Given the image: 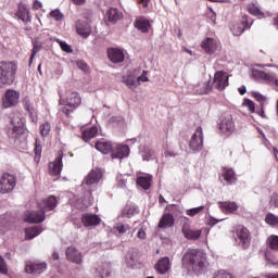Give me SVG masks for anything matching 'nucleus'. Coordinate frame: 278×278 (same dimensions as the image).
Listing matches in <instances>:
<instances>
[{"mask_svg": "<svg viewBox=\"0 0 278 278\" xmlns=\"http://www.w3.org/2000/svg\"><path fill=\"white\" fill-rule=\"evenodd\" d=\"M182 268L188 273H203L207 266V255L199 249H189L182 256Z\"/></svg>", "mask_w": 278, "mask_h": 278, "instance_id": "nucleus-1", "label": "nucleus"}, {"mask_svg": "<svg viewBox=\"0 0 278 278\" xmlns=\"http://www.w3.org/2000/svg\"><path fill=\"white\" fill-rule=\"evenodd\" d=\"M56 205L58 199L50 195L40 203V211L26 212L24 215V220L26 223H43V220L47 218L45 216V212H47V210L50 212L51 210H55Z\"/></svg>", "mask_w": 278, "mask_h": 278, "instance_id": "nucleus-2", "label": "nucleus"}, {"mask_svg": "<svg viewBox=\"0 0 278 278\" xmlns=\"http://www.w3.org/2000/svg\"><path fill=\"white\" fill-rule=\"evenodd\" d=\"M18 65L15 62L2 61L0 62V88L10 86L14 81Z\"/></svg>", "mask_w": 278, "mask_h": 278, "instance_id": "nucleus-3", "label": "nucleus"}, {"mask_svg": "<svg viewBox=\"0 0 278 278\" xmlns=\"http://www.w3.org/2000/svg\"><path fill=\"white\" fill-rule=\"evenodd\" d=\"M81 104V97L79 93L73 91L67 94L66 100L62 99V94H60L59 105H63L62 112L68 116L73 110H77Z\"/></svg>", "mask_w": 278, "mask_h": 278, "instance_id": "nucleus-4", "label": "nucleus"}, {"mask_svg": "<svg viewBox=\"0 0 278 278\" xmlns=\"http://www.w3.org/2000/svg\"><path fill=\"white\" fill-rule=\"evenodd\" d=\"M16 188V177L11 174H3L0 178V192L1 194H8V192H12Z\"/></svg>", "mask_w": 278, "mask_h": 278, "instance_id": "nucleus-5", "label": "nucleus"}, {"mask_svg": "<svg viewBox=\"0 0 278 278\" xmlns=\"http://www.w3.org/2000/svg\"><path fill=\"white\" fill-rule=\"evenodd\" d=\"M242 249H248L251 244V232L244 226H238L236 229V238Z\"/></svg>", "mask_w": 278, "mask_h": 278, "instance_id": "nucleus-6", "label": "nucleus"}, {"mask_svg": "<svg viewBox=\"0 0 278 278\" xmlns=\"http://www.w3.org/2000/svg\"><path fill=\"white\" fill-rule=\"evenodd\" d=\"M227 86H229V74L223 71L216 72L214 75L212 87L216 90H219V92H223V90H225Z\"/></svg>", "mask_w": 278, "mask_h": 278, "instance_id": "nucleus-7", "label": "nucleus"}, {"mask_svg": "<svg viewBox=\"0 0 278 278\" xmlns=\"http://www.w3.org/2000/svg\"><path fill=\"white\" fill-rule=\"evenodd\" d=\"M189 147L191 151H201L203 149V128L198 127L192 135L190 141H189Z\"/></svg>", "mask_w": 278, "mask_h": 278, "instance_id": "nucleus-8", "label": "nucleus"}, {"mask_svg": "<svg viewBox=\"0 0 278 278\" xmlns=\"http://www.w3.org/2000/svg\"><path fill=\"white\" fill-rule=\"evenodd\" d=\"M12 127L8 130V136L11 140H18V131H21V125H23V119L18 114L11 117Z\"/></svg>", "mask_w": 278, "mask_h": 278, "instance_id": "nucleus-9", "label": "nucleus"}, {"mask_svg": "<svg viewBox=\"0 0 278 278\" xmlns=\"http://www.w3.org/2000/svg\"><path fill=\"white\" fill-rule=\"evenodd\" d=\"M18 99H21V93H18V91L9 89L4 94L2 105L3 108H12L18 103Z\"/></svg>", "mask_w": 278, "mask_h": 278, "instance_id": "nucleus-10", "label": "nucleus"}, {"mask_svg": "<svg viewBox=\"0 0 278 278\" xmlns=\"http://www.w3.org/2000/svg\"><path fill=\"white\" fill-rule=\"evenodd\" d=\"M202 49L207 53V55H215V53L218 51V41L214 38L206 37L201 42Z\"/></svg>", "mask_w": 278, "mask_h": 278, "instance_id": "nucleus-11", "label": "nucleus"}, {"mask_svg": "<svg viewBox=\"0 0 278 278\" xmlns=\"http://www.w3.org/2000/svg\"><path fill=\"white\" fill-rule=\"evenodd\" d=\"M102 177H103V170H101L99 168H94V169H91V173H89L85 177L83 184H85V186H94L99 181H101Z\"/></svg>", "mask_w": 278, "mask_h": 278, "instance_id": "nucleus-12", "label": "nucleus"}, {"mask_svg": "<svg viewBox=\"0 0 278 278\" xmlns=\"http://www.w3.org/2000/svg\"><path fill=\"white\" fill-rule=\"evenodd\" d=\"M66 258L73 264H84V254L77 250L75 247H70L66 249Z\"/></svg>", "mask_w": 278, "mask_h": 278, "instance_id": "nucleus-13", "label": "nucleus"}, {"mask_svg": "<svg viewBox=\"0 0 278 278\" xmlns=\"http://www.w3.org/2000/svg\"><path fill=\"white\" fill-rule=\"evenodd\" d=\"M235 129L236 124H233V117H231L230 115L225 117L219 124V131H222L224 136H229L233 134Z\"/></svg>", "mask_w": 278, "mask_h": 278, "instance_id": "nucleus-14", "label": "nucleus"}, {"mask_svg": "<svg viewBox=\"0 0 278 278\" xmlns=\"http://www.w3.org/2000/svg\"><path fill=\"white\" fill-rule=\"evenodd\" d=\"M76 31L78 36H81V38H88L90 34H92V27L90 26V23L86 20H78L76 22Z\"/></svg>", "mask_w": 278, "mask_h": 278, "instance_id": "nucleus-15", "label": "nucleus"}, {"mask_svg": "<svg viewBox=\"0 0 278 278\" xmlns=\"http://www.w3.org/2000/svg\"><path fill=\"white\" fill-rule=\"evenodd\" d=\"M129 146L127 144H117L112 153H111V157L112 160H123L125 157H129Z\"/></svg>", "mask_w": 278, "mask_h": 278, "instance_id": "nucleus-16", "label": "nucleus"}, {"mask_svg": "<svg viewBox=\"0 0 278 278\" xmlns=\"http://www.w3.org/2000/svg\"><path fill=\"white\" fill-rule=\"evenodd\" d=\"M253 22L249 18V16H243L241 24H236L231 27V31L233 36H240L244 33V29H251Z\"/></svg>", "mask_w": 278, "mask_h": 278, "instance_id": "nucleus-17", "label": "nucleus"}, {"mask_svg": "<svg viewBox=\"0 0 278 278\" xmlns=\"http://www.w3.org/2000/svg\"><path fill=\"white\" fill-rule=\"evenodd\" d=\"M63 167L64 164L62 163V152H59V156L53 162L49 163V173L50 175L58 177L61 175Z\"/></svg>", "mask_w": 278, "mask_h": 278, "instance_id": "nucleus-18", "label": "nucleus"}, {"mask_svg": "<svg viewBox=\"0 0 278 278\" xmlns=\"http://www.w3.org/2000/svg\"><path fill=\"white\" fill-rule=\"evenodd\" d=\"M25 270L28 275H40L47 270V263H27Z\"/></svg>", "mask_w": 278, "mask_h": 278, "instance_id": "nucleus-19", "label": "nucleus"}, {"mask_svg": "<svg viewBox=\"0 0 278 278\" xmlns=\"http://www.w3.org/2000/svg\"><path fill=\"white\" fill-rule=\"evenodd\" d=\"M109 59L113 64H121L125 62V52L118 48H111L108 50Z\"/></svg>", "mask_w": 278, "mask_h": 278, "instance_id": "nucleus-20", "label": "nucleus"}, {"mask_svg": "<svg viewBox=\"0 0 278 278\" xmlns=\"http://www.w3.org/2000/svg\"><path fill=\"white\" fill-rule=\"evenodd\" d=\"M81 223L85 227H97V225H101V217L97 214L86 213L81 217Z\"/></svg>", "mask_w": 278, "mask_h": 278, "instance_id": "nucleus-21", "label": "nucleus"}, {"mask_svg": "<svg viewBox=\"0 0 278 278\" xmlns=\"http://www.w3.org/2000/svg\"><path fill=\"white\" fill-rule=\"evenodd\" d=\"M157 227L159 229H170V227H175V216H173L170 213L163 214Z\"/></svg>", "mask_w": 278, "mask_h": 278, "instance_id": "nucleus-22", "label": "nucleus"}, {"mask_svg": "<svg viewBox=\"0 0 278 278\" xmlns=\"http://www.w3.org/2000/svg\"><path fill=\"white\" fill-rule=\"evenodd\" d=\"M16 16L23 23H31V15L29 14V9L27 8V4H25L23 2H21L18 4V10L16 12Z\"/></svg>", "mask_w": 278, "mask_h": 278, "instance_id": "nucleus-23", "label": "nucleus"}, {"mask_svg": "<svg viewBox=\"0 0 278 278\" xmlns=\"http://www.w3.org/2000/svg\"><path fill=\"white\" fill-rule=\"evenodd\" d=\"M182 235L187 240H199L201 238V230H193L189 224H185L181 228Z\"/></svg>", "mask_w": 278, "mask_h": 278, "instance_id": "nucleus-24", "label": "nucleus"}, {"mask_svg": "<svg viewBox=\"0 0 278 278\" xmlns=\"http://www.w3.org/2000/svg\"><path fill=\"white\" fill-rule=\"evenodd\" d=\"M156 270L160 275H166L170 270V258L168 256L161 258L156 264Z\"/></svg>", "mask_w": 278, "mask_h": 278, "instance_id": "nucleus-25", "label": "nucleus"}, {"mask_svg": "<svg viewBox=\"0 0 278 278\" xmlns=\"http://www.w3.org/2000/svg\"><path fill=\"white\" fill-rule=\"evenodd\" d=\"M96 275L100 278L110 277V264L108 263H99L93 268Z\"/></svg>", "mask_w": 278, "mask_h": 278, "instance_id": "nucleus-26", "label": "nucleus"}, {"mask_svg": "<svg viewBox=\"0 0 278 278\" xmlns=\"http://www.w3.org/2000/svg\"><path fill=\"white\" fill-rule=\"evenodd\" d=\"M125 263L129 268H136V264H138V251L130 249L126 254Z\"/></svg>", "mask_w": 278, "mask_h": 278, "instance_id": "nucleus-27", "label": "nucleus"}, {"mask_svg": "<svg viewBox=\"0 0 278 278\" xmlns=\"http://www.w3.org/2000/svg\"><path fill=\"white\" fill-rule=\"evenodd\" d=\"M219 208L224 214H233L238 210V204L236 202H218Z\"/></svg>", "mask_w": 278, "mask_h": 278, "instance_id": "nucleus-28", "label": "nucleus"}, {"mask_svg": "<svg viewBox=\"0 0 278 278\" xmlns=\"http://www.w3.org/2000/svg\"><path fill=\"white\" fill-rule=\"evenodd\" d=\"M123 83L126 84V86H128V88L130 90H136V88H138V86H140V83L138 81L137 76L134 74H128V75L124 76Z\"/></svg>", "mask_w": 278, "mask_h": 278, "instance_id": "nucleus-29", "label": "nucleus"}, {"mask_svg": "<svg viewBox=\"0 0 278 278\" xmlns=\"http://www.w3.org/2000/svg\"><path fill=\"white\" fill-rule=\"evenodd\" d=\"M135 27L136 29H139V31H142V34H147L151 27V24L149 23V20L139 17L135 21Z\"/></svg>", "mask_w": 278, "mask_h": 278, "instance_id": "nucleus-30", "label": "nucleus"}, {"mask_svg": "<svg viewBox=\"0 0 278 278\" xmlns=\"http://www.w3.org/2000/svg\"><path fill=\"white\" fill-rule=\"evenodd\" d=\"M42 226H34L25 229L26 240H34L37 236H40Z\"/></svg>", "mask_w": 278, "mask_h": 278, "instance_id": "nucleus-31", "label": "nucleus"}, {"mask_svg": "<svg viewBox=\"0 0 278 278\" xmlns=\"http://www.w3.org/2000/svg\"><path fill=\"white\" fill-rule=\"evenodd\" d=\"M153 182V176H139L137 178V184L143 190H149L151 188V184Z\"/></svg>", "mask_w": 278, "mask_h": 278, "instance_id": "nucleus-32", "label": "nucleus"}, {"mask_svg": "<svg viewBox=\"0 0 278 278\" xmlns=\"http://www.w3.org/2000/svg\"><path fill=\"white\" fill-rule=\"evenodd\" d=\"M96 149L97 151H100V153L108 155V153L112 151V143L109 141H97Z\"/></svg>", "mask_w": 278, "mask_h": 278, "instance_id": "nucleus-33", "label": "nucleus"}, {"mask_svg": "<svg viewBox=\"0 0 278 278\" xmlns=\"http://www.w3.org/2000/svg\"><path fill=\"white\" fill-rule=\"evenodd\" d=\"M99 134V128L96 126H92L91 128H88L83 131V140L85 142H88V140H92V138H97V135Z\"/></svg>", "mask_w": 278, "mask_h": 278, "instance_id": "nucleus-34", "label": "nucleus"}, {"mask_svg": "<svg viewBox=\"0 0 278 278\" xmlns=\"http://www.w3.org/2000/svg\"><path fill=\"white\" fill-rule=\"evenodd\" d=\"M223 177L228 185L236 184V172L231 168H224Z\"/></svg>", "mask_w": 278, "mask_h": 278, "instance_id": "nucleus-35", "label": "nucleus"}, {"mask_svg": "<svg viewBox=\"0 0 278 278\" xmlns=\"http://www.w3.org/2000/svg\"><path fill=\"white\" fill-rule=\"evenodd\" d=\"M212 90V86L210 84L201 83L198 86H194L193 91L195 94H208Z\"/></svg>", "mask_w": 278, "mask_h": 278, "instance_id": "nucleus-36", "label": "nucleus"}, {"mask_svg": "<svg viewBox=\"0 0 278 278\" xmlns=\"http://www.w3.org/2000/svg\"><path fill=\"white\" fill-rule=\"evenodd\" d=\"M108 16L111 23H116V21H121V18H123V13L119 12L118 9L111 8L108 11Z\"/></svg>", "mask_w": 278, "mask_h": 278, "instance_id": "nucleus-37", "label": "nucleus"}, {"mask_svg": "<svg viewBox=\"0 0 278 278\" xmlns=\"http://www.w3.org/2000/svg\"><path fill=\"white\" fill-rule=\"evenodd\" d=\"M263 81H266L269 86H278V79L275 73H265Z\"/></svg>", "mask_w": 278, "mask_h": 278, "instance_id": "nucleus-38", "label": "nucleus"}, {"mask_svg": "<svg viewBox=\"0 0 278 278\" xmlns=\"http://www.w3.org/2000/svg\"><path fill=\"white\" fill-rule=\"evenodd\" d=\"M248 10L250 14H252V16H258V18H262L264 16V12H262V10H260V8L255 5V3L248 4Z\"/></svg>", "mask_w": 278, "mask_h": 278, "instance_id": "nucleus-39", "label": "nucleus"}, {"mask_svg": "<svg viewBox=\"0 0 278 278\" xmlns=\"http://www.w3.org/2000/svg\"><path fill=\"white\" fill-rule=\"evenodd\" d=\"M267 245L271 251H278V236L271 235L267 238Z\"/></svg>", "mask_w": 278, "mask_h": 278, "instance_id": "nucleus-40", "label": "nucleus"}, {"mask_svg": "<svg viewBox=\"0 0 278 278\" xmlns=\"http://www.w3.org/2000/svg\"><path fill=\"white\" fill-rule=\"evenodd\" d=\"M23 105L25 110L30 114V116H36V109L34 108V103H31V100L29 98H25L23 100Z\"/></svg>", "mask_w": 278, "mask_h": 278, "instance_id": "nucleus-41", "label": "nucleus"}, {"mask_svg": "<svg viewBox=\"0 0 278 278\" xmlns=\"http://www.w3.org/2000/svg\"><path fill=\"white\" fill-rule=\"evenodd\" d=\"M251 77L256 81H264V77H266V72L253 68L251 71Z\"/></svg>", "mask_w": 278, "mask_h": 278, "instance_id": "nucleus-42", "label": "nucleus"}, {"mask_svg": "<svg viewBox=\"0 0 278 278\" xmlns=\"http://www.w3.org/2000/svg\"><path fill=\"white\" fill-rule=\"evenodd\" d=\"M155 156V152L149 148H143V151L141 152V157L144 162H149V160H153Z\"/></svg>", "mask_w": 278, "mask_h": 278, "instance_id": "nucleus-43", "label": "nucleus"}, {"mask_svg": "<svg viewBox=\"0 0 278 278\" xmlns=\"http://www.w3.org/2000/svg\"><path fill=\"white\" fill-rule=\"evenodd\" d=\"M265 222L267 223V225H270L271 227H277L278 217L273 213H268L266 215Z\"/></svg>", "mask_w": 278, "mask_h": 278, "instance_id": "nucleus-44", "label": "nucleus"}, {"mask_svg": "<svg viewBox=\"0 0 278 278\" xmlns=\"http://www.w3.org/2000/svg\"><path fill=\"white\" fill-rule=\"evenodd\" d=\"M40 132L43 138H47L49 134H51V124L49 122H45L40 125Z\"/></svg>", "mask_w": 278, "mask_h": 278, "instance_id": "nucleus-45", "label": "nucleus"}, {"mask_svg": "<svg viewBox=\"0 0 278 278\" xmlns=\"http://www.w3.org/2000/svg\"><path fill=\"white\" fill-rule=\"evenodd\" d=\"M10 227V215H4L0 217V236L3 233V229Z\"/></svg>", "mask_w": 278, "mask_h": 278, "instance_id": "nucleus-46", "label": "nucleus"}, {"mask_svg": "<svg viewBox=\"0 0 278 278\" xmlns=\"http://www.w3.org/2000/svg\"><path fill=\"white\" fill-rule=\"evenodd\" d=\"M40 49H42V46L38 43V41L33 42V51L30 55V64L34 62V58H36V54L39 53Z\"/></svg>", "mask_w": 278, "mask_h": 278, "instance_id": "nucleus-47", "label": "nucleus"}, {"mask_svg": "<svg viewBox=\"0 0 278 278\" xmlns=\"http://www.w3.org/2000/svg\"><path fill=\"white\" fill-rule=\"evenodd\" d=\"M56 42L60 45L62 51H64L65 53H73V48H71V46L66 43V41L58 39Z\"/></svg>", "mask_w": 278, "mask_h": 278, "instance_id": "nucleus-48", "label": "nucleus"}, {"mask_svg": "<svg viewBox=\"0 0 278 278\" xmlns=\"http://www.w3.org/2000/svg\"><path fill=\"white\" fill-rule=\"evenodd\" d=\"M205 210V206H198L193 208L187 210V215L188 216H197V214H201L202 211Z\"/></svg>", "mask_w": 278, "mask_h": 278, "instance_id": "nucleus-49", "label": "nucleus"}, {"mask_svg": "<svg viewBox=\"0 0 278 278\" xmlns=\"http://www.w3.org/2000/svg\"><path fill=\"white\" fill-rule=\"evenodd\" d=\"M116 231H118V233H127V231H129L130 227L128 226V224H123L119 223L115 226Z\"/></svg>", "mask_w": 278, "mask_h": 278, "instance_id": "nucleus-50", "label": "nucleus"}, {"mask_svg": "<svg viewBox=\"0 0 278 278\" xmlns=\"http://www.w3.org/2000/svg\"><path fill=\"white\" fill-rule=\"evenodd\" d=\"M51 18H54V21H62L64 18V14H62V11L56 9L50 12Z\"/></svg>", "mask_w": 278, "mask_h": 278, "instance_id": "nucleus-51", "label": "nucleus"}, {"mask_svg": "<svg viewBox=\"0 0 278 278\" xmlns=\"http://www.w3.org/2000/svg\"><path fill=\"white\" fill-rule=\"evenodd\" d=\"M244 108H248V110L253 114L255 112V102L251 101L249 99H245L242 103Z\"/></svg>", "mask_w": 278, "mask_h": 278, "instance_id": "nucleus-52", "label": "nucleus"}, {"mask_svg": "<svg viewBox=\"0 0 278 278\" xmlns=\"http://www.w3.org/2000/svg\"><path fill=\"white\" fill-rule=\"evenodd\" d=\"M0 273L1 275H8V263H5L3 256H0Z\"/></svg>", "mask_w": 278, "mask_h": 278, "instance_id": "nucleus-53", "label": "nucleus"}, {"mask_svg": "<svg viewBox=\"0 0 278 278\" xmlns=\"http://www.w3.org/2000/svg\"><path fill=\"white\" fill-rule=\"evenodd\" d=\"M146 231H147V228L144 226H141L137 232V238H139V240H144L147 238Z\"/></svg>", "mask_w": 278, "mask_h": 278, "instance_id": "nucleus-54", "label": "nucleus"}, {"mask_svg": "<svg viewBox=\"0 0 278 278\" xmlns=\"http://www.w3.org/2000/svg\"><path fill=\"white\" fill-rule=\"evenodd\" d=\"M77 67L84 73H88V64L85 61H77Z\"/></svg>", "mask_w": 278, "mask_h": 278, "instance_id": "nucleus-55", "label": "nucleus"}, {"mask_svg": "<svg viewBox=\"0 0 278 278\" xmlns=\"http://www.w3.org/2000/svg\"><path fill=\"white\" fill-rule=\"evenodd\" d=\"M148 73H149V72L143 71V72H142V75H140V76L137 77V81H139V86H140L141 81H143V83H144V81H149V77L147 76Z\"/></svg>", "mask_w": 278, "mask_h": 278, "instance_id": "nucleus-56", "label": "nucleus"}, {"mask_svg": "<svg viewBox=\"0 0 278 278\" xmlns=\"http://www.w3.org/2000/svg\"><path fill=\"white\" fill-rule=\"evenodd\" d=\"M269 203L274 207H278V195H277V193H273V195L270 197Z\"/></svg>", "mask_w": 278, "mask_h": 278, "instance_id": "nucleus-57", "label": "nucleus"}, {"mask_svg": "<svg viewBox=\"0 0 278 278\" xmlns=\"http://www.w3.org/2000/svg\"><path fill=\"white\" fill-rule=\"evenodd\" d=\"M252 96L254 97V99H256V101H266V98H264V96H262V93L260 92H252Z\"/></svg>", "mask_w": 278, "mask_h": 278, "instance_id": "nucleus-58", "label": "nucleus"}, {"mask_svg": "<svg viewBox=\"0 0 278 278\" xmlns=\"http://www.w3.org/2000/svg\"><path fill=\"white\" fill-rule=\"evenodd\" d=\"M123 214H124V216H128V218H129V216H131V215L134 214V212H131V207L126 206V207L124 208Z\"/></svg>", "mask_w": 278, "mask_h": 278, "instance_id": "nucleus-59", "label": "nucleus"}, {"mask_svg": "<svg viewBox=\"0 0 278 278\" xmlns=\"http://www.w3.org/2000/svg\"><path fill=\"white\" fill-rule=\"evenodd\" d=\"M40 8H42V2H40L39 0H35V2L33 3V9L40 10Z\"/></svg>", "mask_w": 278, "mask_h": 278, "instance_id": "nucleus-60", "label": "nucleus"}, {"mask_svg": "<svg viewBox=\"0 0 278 278\" xmlns=\"http://www.w3.org/2000/svg\"><path fill=\"white\" fill-rule=\"evenodd\" d=\"M112 123H117L118 125H121V123H123V116H115L111 118Z\"/></svg>", "mask_w": 278, "mask_h": 278, "instance_id": "nucleus-61", "label": "nucleus"}, {"mask_svg": "<svg viewBox=\"0 0 278 278\" xmlns=\"http://www.w3.org/2000/svg\"><path fill=\"white\" fill-rule=\"evenodd\" d=\"M150 2L151 0H138V3H140V5H142L143 8H149Z\"/></svg>", "mask_w": 278, "mask_h": 278, "instance_id": "nucleus-62", "label": "nucleus"}, {"mask_svg": "<svg viewBox=\"0 0 278 278\" xmlns=\"http://www.w3.org/2000/svg\"><path fill=\"white\" fill-rule=\"evenodd\" d=\"M75 5H84L86 3V0H72Z\"/></svg>", "mask_w": 278, "mask_h": 278, "instance_id": "nucleus-63", "label": "nucleus"}, {"mask_svg": "<svg viewBox=\"0 0 278 278\" xmlns=\"http://www.w3.org/2000/svg\"><path fill=\"white\" fill-rule=\"evenodd\" d=\"M267 278H278V274H269L267 275Z\"/></svg>", "mask_w": 278, "mask_h": 278, "instance_id": "nucleus-64", "label": "nucleus"}]
</instances>
